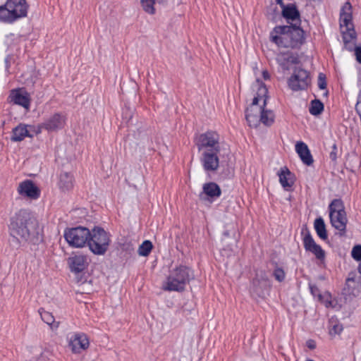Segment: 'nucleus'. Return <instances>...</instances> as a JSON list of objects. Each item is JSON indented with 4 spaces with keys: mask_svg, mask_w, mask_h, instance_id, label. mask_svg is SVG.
<instances>
[{
    "mask_svg": "<svg viewBox=\"0 0 361 361\" xmlns=\"http://www.w3.org/2000/svg\"><path fill=\"white\" fill-rule=\"evenodd\" d=\"M303 244L305 250L313 253L318 259H323L324 258V251L314 242L311 234L308 231L304 236Z\"/></svg>",
    "mask_w": 361,
    "mask_h": 361,
    "instance_id": "nucleus-13",
    "label": "nucleus"
},
{
    "mask_svg": "<svg viewBox=\"0 0 361 361\" xmlns=\"http://www.w3.org/2000/svg\"><path fill=\"white\" fill-rule=\"evenodd\" d=\"M307 346L310 348V349H314L316 348V343L314 342V341L313 340H308L307 341Z\"/></svg>",
    "mask_w": 361,
    "mask_h": 361,
    "instance_id": "nucleus-42",
    "label": "nucleus"
},
{
    "mask_svg": "<svg viewBox=\"0 0 361 361\" xmlns=\"http://www.w3.org/2000/svg\"><path fill=\"white\" fill-rule=\"evenodd\" d=\"M329 217L331 224L343 235L345 231L347 217L343 202L340 200H334L329 205Z\"/></svg>",
    "mask_w": 361,
    "mask_h": 361,
    "instance_id": "nucleus-8",
    "label": "nucleus"
},
{
    "mask_svg": "<svg viewBox=\"0 0 361 361\" xmlns=\"http://www.w3.org/2000/svg\"><path fill=\"white\" fill-rule=\"evenodd\" d=\"M283 16L288 21L295 22V24L300 21V13L294 5H288L284 6L282 10Z\"/></svg>",
    "mask_w": 361,
    "mask_h": 361,
    "instance_id": "nucleus-25",
    "label": "nucleus"
},
{
    "mask_svg": "<svg viewBox=\"0 0 361 361\" xmlns=\"http://www.w3.org/2000/svg\"><path fill=\"white\" fill-rule=\"evenodd\" d=\"M279 182L286 190H290L294 184V176L287 167L281 168L279 172Z\"/></svg>",
    "mask_w": 361,
    "mask_h": 361,
    "instance_id": "nucleus-21",
    "label": "nucleus"
},
{
    "mask_svg": "<svg viewBox=\"0 0 361 361\" xmlns=\"http://www.w3.org/2000/svg\"><path fill=\"white\" fill-rule=\"evenodd\" d=\"M66 123V117L62 113H54L44 122L40 123V128H44L48 132H56L63 129Z\"/></svg>",
    "mask_w": 361,
    "mask_h": 361,
    "instance_id": "nucleus-11",
    "label": "nucleus"
},
{
    "mask_svg": "<svg viewBox=\"0 0 361 361\" xmlns=\"http://www.w3.org/2000/svg\"><path fill=\"white\" fill-rule=\"evenodd\" d=\"M310 82L309 73L304 69L297 68L288 80V85L293 90L298 91L307 88Z\"/></svg>",
    "mask_w": 361,
    "mask_h": 361,
    "instance_id": "nucleus-10",
    "label": "nucleus"
},
{
    "mask_svg": "<svg viewBox=\"0 0 361 361\" xmlns=\"http://www.w3.org/2000/svg\"><path fill=\"white\" fill-rule=\"evenodd\" d=\"M358 271L361 274V262L360 263L358 266Z\"/></svg>",
    "mask_w": 361,
    "mask_h": 361,
    "instance_id": "nucleus-48",
    "label": "nucleus"
},
{
    "mask_svg": "<svg viewBox=\"0 0 361 361\" xmlns=\"http://www.w3.org/2000/svg\"><path fill=\"white\" fill-rule=\"evenodd\" d=\"M202 190V192L200 195V197L202 200H214L219 197L221 194V190L219 186L213 182L204 184Z\"/></svg>",
    "mask_w": 361,
    "mask_h": 361,
    "instance_id": "nucleus-18",
    "label": "nucleus"
},
{
    "mask_svg": "<svg viewBox=\"0 0 361 361\" xmlns=\"http://www.w3.org/2000/svg\"><path fill=\"white\" fill-rule=\"evenodd\" d=\"M10 231L11 235L19 241L35 243L39 235L37 221L30 212L21 209L11 218Z\"/></svg>",
    "mask_w": 361,
    "mask_h": 361,
    "instance_id": "nucleus-2",
    "label": "nucleus"
},
{
    "mask_svg": "<svg viewBox=\"0 0 361 361\" xmlns=\"http://www.w3.org/2000/svg\"><path fill=\"white\" fill-rule=\"evenodd\" d=\"M142 9L150 15H154L156 12L154 8L155 0H140Z\"/></svg>",
    "mask_w": 361,
    "mask_h": 361,
    "instance_id": "nucleus-33",
    "label": "nucleus"
},
{
    "mask_svg": "<svg viewBox=\"0 0 361 361\" xmlns=\"http://www.w3.org/2000/svg\"><path fill=\"white\" fill-rule=\"evenodd\" d=\"M32 128H35V126H30L25 124H19L13 129L11 140L13 142H20L25 139V137H32Z\"/></svg>",
    "mask_w": 361,
    "mask_h": 361,
    "instance_id": "nucleus-16",
    "label": "nucleus"
},
{
    "mask_svg": "<svg viewBox=\"0 0 361 361\" xmlns=\"http://www.w3.org/2000/svg\"><path fill=\"white\" fill-rule=\"evenodd\" d=\"M192 277V271L188 267L180 266L171 271L164 289L170 291H181Z\"/></svg>",
    "mask_w": 361,
    "mask_h": 361,
    "instance_id": "nucleus-5",
    "label": "nucleus"
},
{
    "mask_svg": "<svg viewBox=\"0 0 361 361\" xmlns=\"http://www.w3.org/2000/svg\"><path fill=\"white\" fill-rule=\"evenodd\" d=\"M42 319L47 324L51 329H56L59 327V322H56L51 313L45 311L43 309L39 310Z\"/></svg>",
    "mask_w": 361,
    "mask_h": 361,
    "instance_id": "nucleus-27",
    "label": "nucleus"
},
{
    "mask_svg": "<svg viewBox=\"0 0 361 361\" xmlns=\"http://www.w3.org/2000/svg\"><path fill=\"white\" fill-rule=\"evenodd\" d=\"M269 285L268 277L266 273L260 271L256 274V277L252 281L253 290L259 294L261 290L267 288Z\"/></svg>",
    "mask_w": 361,
    "mask_h": 361,
    "instance_id": "nucleus-22",
    "label": "nucleus"
},
{
    "mask_svg": "<svg viewBox=\"0 0 361 361\" xmlns=\"http://www.w3.org/2000/svg\"><path fill=\"white\" fill-rule=\"evenodd\" d=\"M318 86L322 90H325L326 87V82L325 80V75L320 73L318 77Z\"/></svg>",
    "mask_w": 361,
    "mask_h": 361,
    "instance_id": "nucleus-36",
    "label": "nucleus"
},
{
    "mask_svg": "<svg viewBox=\"0 0 361 361\" xmlns=\"http://www.w3.org/2000/svg\"><path fill=\"white\" fill-rule=\"evenodd\" d=\"M295 150L304 164L310 166L313 163L312 157L306 144L302 142H297Z\"/></svg>",
    "mask_w": 361,
    "mask_h": 361,
    "instance_id": "nucleus-23",
    "label": "nucleus"
},
{
    "mask_svg": "<svg viewBox=\"0 0 361 361\" xmlns=\"http://www.w3.org/2000/svg\"><path fill=\"white\" fill-rule=\"evenodd\" d=\"M355 279L354 278H348L347 279V283H350V282H354Z\"/></svg>",
    "mask_w": 361,
    "mask_h": 361,
    "instance_id": "nucleus-47",
    "label": "nucleus"
},
{
    "mask_svg": "<svg viewBox=\"0 0 361 361\" xmlns=\"http://www.w3.org/2000/svg\"><path fill=\"white\" fill-rule=\"evenodd\" d=\"M355 54L356 56V60L361 63V47H356L355 48Z\"/></svg>",
    "mask_w": 361,
    "mask_h": 361,
    "instance_id": "nucleus-37",
    "label": "nucleus"
},
{
    "mask_svg": "<svg viewBox=\"0 0 361 361\" xmlns=\"http://www.w3.org/2000/svg\"><path fill=\"white\" fill-rule=\"evenodd\" d=\"M274 276L277 281H282L285 278V273L282 269L277 268L274 271Z\"/></svg>",
    "mask_w": 361,
    "mask_h": 361,
    "instance_id": "nucleus-35",
    "label": "nucleus"
},
{
    "mask_svg": "<svg viewBox=\"0 0 361 361\" xmlns=\"http://www.w3.org/2000/svg\"><path fill=\"white\" fill-rule=\"evenodd\" d=\"M227 238H231V233L229 231H225L222 234L221 242L228 243Z\"/></svg>",
    "mask_w": 361,
    "mask_h": 361,
    "instance_id": "nucleus-38",
    "label": "nucleus"
},
{
    "mask_svg": "<svg viewBox=\"0 0 361 361\" xmlns=\"http://www.w3.org/2000/svg\"><path fill=\"white\" fill-rule=\"evenodd\" d=\"M68 264L72 271L79 273L87 267V259L83 255H75L68 258Z\"/></svg>",
    "mask_w": 361,
    "mask_h": 361,
    "instance_id": "nucleus-20",
    "label": "nucleus"
},
{
    "mask_svg": "<svg viewBox=\"0 0 361 361\" xmlns=\"http://www.w3.org/2000/svg\"><path fill=\"white\" fill-rule=\"evenodd\" d=\"M59 186L63 190H69L73 187V177L68 172L60 174Z\"/></svg>",
    "mask_w": 361,
    "mask_h": 361,
    "instance_id": "nucleus-26",
    "label": "nucleus"
},
{
    "mask_svg": "<svg viewBox=\"0 0 361 361\" xmlns=\"http://www.w3.org/2000/svg\"><path fill=\"white\" fill-rule=\"evenodd\" d=\"M42 129H44V128H40V124H39L37 126H35V128H32V134L40 133Z\"/></svg>",
    "mask_w": 361,
    "mask_h": 361,
    "instance_id": "nucleus-41",
    "label": "nucleus"
},
{
    "mask_svg": "<svg viewBox=\"0 0 361 361\" xmlns=\"http://www.w3.org/2000/svg\"><path fill=\"white\" fill-rule=\"evenodd\" d=\"M110 244L109 235L103 228L94 227L90 231L87 245L90 250L95 255H104Z\"/></svg>",
    "mask_w": 361,
    "mask_h": 361,
    "instance_id": "nucleus-6",
    "label": "nucleus"
},
{
    "mask_svg": "<svg viewBox=\"0 0 361 361\" xmlns=\"http://www.w3.org/2000/svg\"><path fill=\"white\" fill-rule=\"evenodd\" d=\"M153 247L152 243L149 240H145L138 247L137 252L140 256H148Z\"/></svg>",
    "mask_w": 361,
    "mask_h": 361,
    "instance_id": "nucleus-32",
    "label": "nucleus"
},
{
    "mask_svg": "<svg viewBox=\"0 0 361 361\" xmlns=\"http://www.w3.org/2000/svg\"><path fill=\"white\" fill-rule=\"evenodd\" d=\"M196 145L200 152H221L223 149L220 142V136L215 131H207L200 134L196 140Z\"/></svg>",
    "mask_w": 361,
    "mask_h": 361,
    "instance_id": "nucleus-7",
    "label": "nucleus"
},
{
    "mask_svg": "<svg viewBox=\"0 0 361 361\" xmlns=\"http://www.w3.org/2000/svg\"><path fill=\"white\" fill-rule=\"evenodd\" d=\"M314 226L318 236L322 240H326L327 238L326 226L322 217L315 219Z\"/></svg>",
    "mask_w": 361,
    "mask_h": 361,
    "instance_id": "nucleus-28",
    "label": "nucleus"
},
{
    "mask_svg": "<svg viewBox=\"0 0 361 361\" xmlns=\"http://www.w3.org/2000/svg\"><path fill=\"white\" fill-rule=\"evenodd\" d=\"M27 9L25 0H7L5 4L0 6V21L12 23L26 17Z\"/></svg>",
    "mask_w": 361,
    "mask_h": 361,
    "instance_id": "nucleus-4",
    "label": "nucleus"
},
{
    "mask_svg": "<svg viewBox=\"0 0 361 361\" xmlns=\"http://www.w3.org/2000/svg\"><path fill=\"white\" fill-rule=\"evenodd\" d=\"M159 4H165L168 0H157Z\"/></svg>",
    "mask_w": 361,
    "mask_h": 361,
    "instance_id": "nucleus-46",
    "label": "nucleus"
},
{
    "mask_svg": "<svg viewBox=\"0 0 361 361\" xmlns=\"http://www.w3.org/2000/svg\"><path fill=\"white\" fill-rule=\"evenodd\" d=\"M270 39L279 47L295 49L305 41L304 31L296 24L276 26L271 32Z\"/></svg>",
    "mask_w": 361,
    "mask_h": 361,
    "instance_id": "nucleus-3",
    "label": "nucleus"
},
{
    "mask_svg": "<svg viewBox=\"0 0 361 361\" xmlns=\"http://www.w3.org/2000/svg\"><path fill=\"white\" fill-rule=\"evenodd\" d=\"M64 238L68 245L73 247H82L88 242L90 231L82 226L66 229Z\"/></svg>",
    "mask_w": 361,
    "mask_h": 361,
    "instance_id": "nucleus-9",
    "label": "nucleus"
},
{
    "mask_svg": "<svg viewBox=\"0 0 361 361\" xmlns=\"http://www.w3.org/2000/svg\"><path fill=\"white\" fill-rule=\"evenodd\" d=\"M9 98L15 104L20 105L28 110L30 104L29 94L22 90H13L11 91Z\"/></svg>",
    "mask_w": 361,
    "mask_h": 361,
    "instance_id": "nucleus-15",
    "label": "nucleus"
},
{
    "mask_svg": "<svg viewBox=\"0 0 361 361\" xmlns=\"http://www.w3.org/2000/svg\"><path fill=\"white\" fill-rule=\"evenodd\" d=\"M18 191L20 195L30 199H37L39 196V190L33 182L25 180L19 184Z\"/></svg>",
    "mask_w": 361,
    "mask_h": 361,
    "instance_id": "nucleus-14",
    "label": "nucleus"
},
{
    "mask_svg": "<svg viewBox=\"0 0 361 361\" xmlns=\"http://www.w3.org/2000/svg\"><path fill=\"white\" fill-rule=\"evenodd\" d=\"M221 152H202L200 161L205 171L214 172L219 169Z\"/></svg>",
    "mask_w": 361,
    "mask_h": 361,
    "instance_id": "nucleus-12",
    "label": "nucleus"
},
{
    "mask_svg": "<svg viewBox=\"0 0 361 361\" xmlns=\"http://www.w3.org/2000/svg\"><path fill=\"white\" fill-rule=\"evenodd\" d=\"M262 75H263V78L267 80V79H269V73L267 71H264L262 72Z\"/></svg>",
    "mask_w": 361,
    "mask_h": 361,
    "instance_id": "nucleus-43",
    "label": "nucleus"
},
{
    "mask_svg": "<svg viewBox=\"0 0 361 361\" xmlns=\"http://www.w3.org/2000/svg\"><path fill=\"white\" fill-rule=\"evenodd\" d=\"M330 157H331V159L332 160H335V159H336V154H335V153L331 152V153L330 154Z\"/></svg>",
    "mask_w": 361,
    "mask_h": 361,
    "instance_id": "nucleus-44",
    "label": "nucleus"
},
{
    "mask_svg": "<svg viewBox=\"0 0 361 361\" xmlns=\"http://www.w3.org/2000/svg\"><path fill=\"white\" fill-rule=\"evenodd\" d=\"M276 3H277L278 4H279L280 6H281L283 8L285 6L283 5V0H276Z\"/></svg>",
    "mask_w": 361,
    "mask_h": 361,
    "instance_id": "nucleus-45",
    "label": "nucleus"
},
{
    "mask_svg": "<svg viewBox=\"0 0 361 361\" xmlns=\"http://www.w3.org/2000/svg\"><path fill=\"white\" fill-rule=\"evenodd\" d=\"M318 298L320 301H322L324 304V305L326 307H329L332 306V302L328 299L326 300H323V296L321 294L318 295Z\"/></svg>",
    "mask_w": 361,
    "mask_h": 361,
    "instance_id": "nucleus-39",
    "label": "nucleus"
},
{
    "mask_svg": "<svg viewBox=\"0 0 361 361\" xmlns=\"http://www.w3.org/2000/svg\"><path fill=\"white\" fill-rule=\"evenodd\" d=\"M88 345L89 341L85 335L75 334L70 338L69 346L74 353H79L87 348Z\"/></svg>",
    "mask_w": 361,
    "mask_h": 361,
    "instance_id": "nucleus-17",
    "label": "nucleus"
},
{
    "mask_svg": "<svg viewBox=\"0 0 361 361\" xmlns=\"http://www.w3.org/2000/svg\"><path fill=\"white\" fill-rule=\"evenodd\" d=\"M348 29H341V32L343 33V39L345 44V47L351 50V46L350 45V42L355 39V32L353 29V26L352 27H348Z\"/></svg>",
    "mask_w": 361,
    "mask_h": 361,
    "instance_id": "nucleus-29",
    "label": "nucleus"
},
{
    "mask_svg": "<svg viewBox=\"0 0 361 361\" xmlns=\"http://www.w3.org/2000/svg\"><path fill=\"white\" fill-rule=\"evenodd\" d=\"M343 331V326L336 319H329V334L336 336L341 334Z\"/></svg>",
    "mask_w": 361,
    "mask_h": 361,
    "instance_id": "nucleus-30",
    "label": "nucleus"
},
{
    "mask_svg": "<svg viewBox=\"0 0 361 361\" xmlns=\"http://www.w3.org/2000/svg\"><path fill=\"white\" fill-rule=\"evenodd\" d=\"M341 29L352 27V6L350 2H345L341 10L340 13Z\"/></svg>",
    "mask_w": 361,
    "mask_h": 361,
    "instance_id": "nucleus-19",
    "label": "nucleus"
},
{
    "mask_svg": "<svg viewBox=\"0 0 361 361\" xmlns=\"http://www.w3.org/2000/svg\"><path fill=\"white\" fill-rule=\"evenodd\" d=\"M276 61L283 70H289L290 66L298 63V59L293 54H280Z\"/></svg>",
    "mask_w": 361,
    "mask_h": 361,
    "instance_id": "nucleus-24",
    "label": "nucleus"
},
{
    "mask_svg": "<svg viewBox=\"0 0 361 361\" xmlns=\"http://www.w3.org/2000/svg\"><path fill=\"white\" fill-rule=\"evenodd\" d=\"M351 255L353 259L357 261L361 260V245H355L353 248Z\"/></svg>",
    "mask_w": 361,
    "mask_h": 361,
    "instance_id": "nucleus-34",
    "label": "nucleus"
},
{
    "mask_svg": "<svg viewBox=\"0 0 361 361\" xmlns=\"http://www.w3.org/2000/svg\"><path fill=\"white\" fill-rule=\"evenodd\" d=\"M252 87L254 90L257 89V93L252 104L245 111L246 120L252 128L258 127L260 123L269 127L274 123L275 115L273 111L265 108L268 90L259 79L256 80Z\"/></svg>",
    "mask_w": 361,
    "mask_h": 361,
    "instance_id": "nucleus-1",
    "label": "nucleus"
},
{
    "mask_svg": "<svg viewBox=\"0 0 361 361\" xmlns=\"http://www.w3.org/2000/svg\"><path fill=\"white\" fill-rule=\"evenodd\" d=\"M324 110V104L318 99H314L311 102V105L310 107V113L312 115H319Z\"/></svg>",
    "mask_w": 361,
    "mask_h": 361,
    "instance_id": "nucleus-31",
    "label": "nucleus"
},
{
    "mask_svg": "<svg viewBox=\"0 0 361 361\" xmlns=\"http://www.w3.org/2000/svg\"><path fill=\"white\" fill-rule=\"evenodd\" d=\"M310 292L313 295H319V289L314 285H310Z\"/></svg>",
    "mask_w": 361,
    "mask_h": 361,
    "instance_id": "nucleus-40",
    "label": "nucleus"
}]
</instances>
